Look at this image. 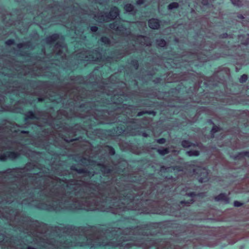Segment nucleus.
I'll return each instance as SVG.
<instances>
[{"label": "nucleus", "instance_id": "f257e3e1", "mask_svg": "<svg viewBox=\"0 0 249 249\" xmlns=\"http://www.w3.org/2000/svg\"><path fill=\"white\" fill-rule=\"evenodd\" d=\"M114 78L115 75L111 76L108 80L109 83H104L98 89L89 93L81 85H77V83L85 81L82 76H71L69 85L48 94L50 101L68 106L66 107L67 110L62 111L66 118L76 117L86 119L83 126L76 124L69 129L68 135H71L72 137L68 138L63 136L64 141L70 142L76 140L74 136L79 133L87 132L96 124L116 122L127 124L126 127L121 128L120 133L132 136L142 135L145 138L149 136L146 132L141 131L142 126L140 121L130 119L127 116L128 114L133 116L134 107L122 104L128 97L125 95L124 89L118 90L116 88L120 86L124 88L125 84L122 82L112 83Z\"/></svg>", "mask_w": 249, "mask_h": 249}, {"label": "nucleus", "instance_id": "f03ea898", "mask_svg": "<svg viewBox=\"0 0 249 249\" xmlns=\"http://www.w3.org/2000/svg\"><path fill=\"white\" fill-rule=\"evenodd\" d=\"M67 49L62 41L58 42L53 49V52L47 53L45 49L43 50L46 58L43 61H37L33 65H30L21 62L6 61L0 69V73L3 74V81L1 82L0 92L7 94L12 92L14 94L19 95L20 92H26L22 89L20 83L17 80H14L16 77L19 78L23 75H30L31 76H53L51 68L47 66L46 62H49L52 65H59L63 67V63L67 61L66 53ZM5 100V96L0 94V105L1 106Z\"/></svg>", "mask_w": 249, "mask_h": 249}, {"label": "nucleus", "instance_id": "7ed1b4c3", "mask_svg": "<svg viewBox=\"0 0 249 249\" xmlns=\"http://www.w3.org/2000/svg\"><path fill=\"white\" fill-rule=\"evenodd\" d=\"M28 131L21 130L17 124L6 122L0 126V160H15L20 154L19 152L8 151L9 149H24L27 144L22 135Z\"/></svg>", "mask_w": 249, "mask_h": 249}, {"label": "nucleus", "instance_id": "20e7f679", "mask_svg": "<svg viewBox=\"0 0 249 249\" xmlns=\"http://www.w3.org/2000/svg\"><path fill=\"white\" fill-rule=\"evenodd\" d=\"M52 0H44L43 3L46 5V7L44 8V11L38 15L43 14L44 15V13L46 11L51 12L53 15L51 18H49L50 21H55L54 19L56 18L58 19L56 21H59L67 28V23L71 24V21L73 20L72 15H73L75 5L64 8L60 6L57 2H53V5L51 6L52 4Z\"/></svg>", "mask_w": 249, "mask_h": 249}, {"label": "nucleus", "instance_id": "39448f33", "mask_svg": "<svg viewBox=\"0 0 249 249\" xmlns=\"http://www.w3.org/2000/svg\"><path fill=\"white\" fill-rule=\"evenodd\" d=\"M73 12V15H72L73 20L71 21V24L67 23L66 26L67 28L74 31L75 36H73V37L79 38L84 40L86 36L84 33L89 29V26L87 24L85 23L83 19L88 14H84L85 11L79 8L78 4L75 5Z\"/></svg>", "mask_w": 249, "mask_h": 249}, {"label": "nucleus", "instance_id": "423d86ee", "mask_svg": "<svg viewBox=\"0 0 249 249\" xmlns=\"http://www.w3.org/2000/svg\"><path fill=\"white\" fill-rule=\"evenodd\" d=\"M25 119L27 122L28 123V120H33L34 122H36L34 126L37 129V131L39 133L41 131V133L39 136V140L38 142L36 143V146L41 147L45 149H47V147L50 143V137L51 135V132L48 131V128H46L45 126H41L38 124V121L42 117V113H39L38 114L34 113L32 111H29L25 114ZM50 143H51L50 142Z\"/></svg>", "mask_w": 249, "mask_h": 249}, {"label": "nucleus", "instance_id": "0eeeda50", "mask_svg": "<svg viewBox=\"0 0 249 249\" xmlns=\"http://www.w3.org/2000/svg\"><path fill=\"white\" fill-rule=\"evenodd\" d=\"M109 27L110 29L115 30L118 34L125 36H129V38L135 42V44L132 45V50L137 49L136 45L137 44L146 46L151 45V41L149 37L142 35L136 36L131 34L129 30L124 27L117 21L109 24Z\"/></svg>", "mask_w": 249, "mask_h": 249}, {"label": "nucleus", "instance_id": "6e6552de", "mask_svg": "<svg viewBox=\"0 0 249 249\" xmlns=\"http://www.w3.org/2000/svg\"><path fill=\"white\" fill-rule=\"evenodd\" d=\"M80 164L83 166H88L89 168L93 169L99 168L103 173L104 176H108L114 173L113 167H108L105 161H98L93 159V157L90 155H86L81 158Z\"/></svg>", "mask_w": 249, "mask_h": 249}, {"label": "nucleus", "instance_id": "1a4fd4ad", "mask_svg": "<svg viewBox=\"0 0 249 249\" xmlns=\"http://www.w3.org/2000/svg\"><path fill=\"white\" fill-rule=\"evenodd\" d=\"M77 58L81 61L101 62L106 58L104 55L100 52L99 49L92 52L83 50L77 53Z\"/></svg>", "mask_w": 249, "mask_h": 249}, {"label": "nucleus", "instance_id": "9d476101", "mask_svg": "<svg viewBox=\"0 0 249 249\" xmlns=\"http://www.w3.org/2000/svg\"><path fill=\"white\" fill-rule=\"evenodd\" d=\"M198 175L197 178L199 182L202 183L209 180L208 172L205 168H199L194 170Z\"/></svg>", "mask_w": 249, "mask_h": 249}, {"label": "nucleus", "instance_id": "9b49d317", "mask_svg": "<svg viewBox=\"0 0 249 249\" xmlns=\"http://www.w3.org/2000/svg\"><path fill=\"white\" fill-rule=\"evenodd\" d=\"M71 170L75 171L80 175H82L83 177H91L94 176V174H97L94 171H90L86 168H77L75 166L72 165L71 166Z\"/></svg>", "mask_w": 249, "mask_h": 249}, {"label": "nucleus", "instance_id": "f8f14e48", "mask_svg": "<svg viewBox=\"0 0 249 249\" xmlns=\"http://www.w3.org/2000/svg\"><path fill=\"white\" fill-rule=\"evenodd\" d=\"M94 18L99 22H104L109 21L107 13L104 12H99L96 14L94 15Z\"/></svg>", "mask_w": 249, "mask_h": 249}, {"label": "nucleus", "instance_id": "ddd939ff", "mask_svg": "<svg viewBox=\"0 0 249 249\" xmlns=\"http://www.w3.org/2000/svg\"><path fill=\"white\" fill-rule=\"evenodd\" d=\"M196 195V193L192 192H186L185 194L186 196L190 197V199L187 200H182L180 203L183 206H189L191 204H192L194 202V197Z\"/></svg>", "mask_w": 249, "mask_h": 249}, {"label": "nucleus", "instance_id": "4468645a", "mask_svg": "<svg viewBox=\"0 0 249 249\" xmlns=\"http://www.w3.org/2000/svg\"><path fill=\"white\" fill-rule=\"evenodd\" d=\"M119 15V10L116 7L111 8L110 12L107 13L109 21L115 19Z\"/></svg>", "mask_w": 249, "mask_h": 249}, {"label": "nucleus", "instance_id": "2eb2a0df", "mask_svg": "<svg viewBox=\"0 0 249 249\" xmlns=\"http://www.w3.org/2000/svg\"><path fill=\"white\" fill-rule=\"evenodd\" d=\"M148 26L151 29H158L160 27V24L158 19L152 18L148 21Z\"/></svg>", "mask_w": 249, "mask_h": 249}, {"label": "nucleus", "instance_id": "dca6fc26", "mask_svg": "<svg viewBox=\"0 0 249 249\" xmlns=\"http://www.w3.org/2000/svg\"><path fill=\"white\" fill-rule=\"evenodd\" d=\"M238 41L242 44L248 45L249 44V34L238 36Z\"/></svg>", "mask_w": 249, "mask_h": 249}, {"label": "nucleus", "instance_id": "f3484780", "mask_svg": "<svg viewBox=\"0 0 249 249\" xmlns=\"http://www.w3.org/2000/svg\"><path fill=\"white\" fill-rule=\"evenodd\" d=\"M59 36L58 34H54L50 36L45 39V42L48 45H51L55 41L59 38Z\"/></svg>", "mask_w": 249, "mask_h": 249}, {"label": "nucleus", "instance_id": "a211bd4d", "mask_svg": "<svg viewBox=\"0 0 249 249\" xmlns=\"http://www.w3.org/2000/svg\"><path fill=\"white\" fill-rule=\"evenodd\" d=\"M100 41L107 46H113L115 43L113 40H111L109 37L107 36H102L100 38Z\"/></svg>", "mask_w": 249, "mask_h": 249}, {"label": "nucleus", "instance_id": "6ab92c4d", "mask_svg": "<svg viewBox=\"0 0 249 249\" xmlns=\"http://www.w3.org/2000/svg\"><path fill=\"white\" fill-rule=\"evenodd\" d=\"M216 201H222L225 203H229V199L225 194L221 193L215 197Z\"/></svg>", "mask_w": 249, "mask_h": 249}, {"label": "nucleus", "instance_id": "aec40b11", "mask_svg": "<svg viewBox=\"0 0 249 249\" xmlns=\"http://www.w3.org/2000/svg\"><path fill=\"white\" fill-rule=\"evenodd\" d=\"M131 53V52L130 51L128 50H125V51H122L121 53L116 54L114 56V59H120L122 58L124 55L128 54L129 53Z\"/></svg>", "mask_w": 249, "mask_h": 249}, {"label": "nucleus", "instance_id": "412c9836", "mask_svg": "<svg viewBox=\"0 0 249 249\" xmlns=\"http://www.w3.org/2000/svg\"><path fill=\"white\" fill-rule=\"evenodd\" d=\"M103 149H104L106 151L108 152V153L111 155H113L115 154V150L111 146L106 145Z\"/></svg>", "mask_w": 249, "mask_h": 249}, {"label": "nucleus", "instance_id": "4be33fe9", "mask_svg": "<svg viewBox=\"0 0 249 249\" xmlns=\"http://www.w3.org/2000/svg\"><path fill=\"white\" fill-rule=\"evenodd\" d=\"M186 154L189 156H198L199 155V152L198 150H189L186 152Z\"/></svg>", "mask_w": 249, "mask_h": 249}, {"label": "nucleus", "instance_id": "5701e85b", "mask_svg": "<svg viewBox=\"0 0 249 249\" xmlns=\"http://www.w3.org/2000/svg\"><path fill=\"white\" fill-rule=\"evenodd\" d=\"M158 152L161 155L164 156L169 153V149L167 148H162L158 149L157 150Z\"/></svg>", "mask_w": 249, "mask_h": 249}, {"label": "nucleus", "instance_id": "b1692460", "mask_svg": "<svg viewBox=\"0 0 249 249\" xmlns=\"http://www.w3.org/2000/svg\"><path fill=\"white\" fill-rule=\"evenodd\" d=\"M124 10L128 12H132L134 10V7L131 4H126L124 7Z\"/></svg>", "mask_w": 249, "mask_h": 249}, {"label": "nucleus", "instance_id": "393cba45", "mask_svg": "<svg viewBox=\"0 0 249 249\" xmlns=\"http://www.w3.org/2000/svg\"><path fill=\"white\" fill-rule=\"evenodd\" d=\"M181 145L183 147L188 148L192 146V145L195 146V144H193V143H191L188 141L183 140L181 142Z\"/></svg>", "mask_w": 249, "mask_h": 249}, {"label": "nucleus", "instance_id": "a878e982", "mask_svg": "<svg viewBox=\"0 0 249 249\" xmlns=\"http://www.w3.org/2000/svg\"><path fill=\"white\" fill-rule=\"evenodd\" d=\"M29 47V43L26 42V43H19L17 45V47L18 49H20L22 48H27Z\"/></svg>", "mask_w": 249, "mask_h": 249}, {"label": "nucleus", "instance_id": "bb28decb", "mask_svg": "<svg viewBox=\"0 0 249 249\" xmlns=\"http://www.w3.org/2000/svg\"><path fill=\"white\" fill-rule=\"evenodd\" d=\"M157 44L159 47H163L166 45V42L163 39H158L157 40Z\"/></svg>", "mask_w": 249, "mask_h": 249}, {"label": "nucleus", "instance_id": "cd10ccee", "mask_svg": "<svg viewBox=\"0 0 249 249\" xmlns=\"http://www.w3.org/2000/svg\"><path fill=\"white\" fill-rule=\"evenodd\" d=\"M178 3L172 2L168 5V8L169 10H172L173 9L178 8Z\"/></svg>", "mask_w": 249, "mask_h": 249}, {"label": "nucleus", "instance_id": "c85d7f7f", "mask_svg": "<svg viewBox=\"0 0 249 249\" xmlns=\"http://www.w3.org/2000/svg\"><path fill=\"white\" fill-rule=\"evenodd\" d=\"M248 79V76L246 74H243L239 78L240 83H243L246 82Z\"/></svg>", "mask_w": 249, "mask_h": 249}, {"label": "nucleus", "instance_id": "c756f323", "mask_svg": "<svg viewBox=\"0 0 249 249\" xmlns=\"http://www.w3.org/2000/svg\"><path fill=\"white\" fill-rule=\"evenodd\" d=\"M131 65H132L135 70L138 69L139 67L138 62L136 60H133L131 62Z\"/></svg>", "mask_w": 249, "mask_h": 249}, {"label": "nucleus", "instance_id": "7c9ffc66", "mask_svg": "<svg viewBox=\"0 0 249 249\" xmlns=\"http://www.w3.org/2000/svg\"><path fill=\"white\" fill-rule=\"evenodd\" d=\"M232 3L234 5L240 6L242 5L241 1L240 0H231Z\"/></svg>", "mask_w": 249, "mask_h": 249}, {"label": "nucleus", "instance_id": "2f4dec72", "mask_svg": "<svg viewBox=\"0 0 249 249\" xmlns=\"http://www.w3.org/2000/svg\"><path fill=\"white\" fill-rule=\"evenodd\" d=\"M153 113H154L153 111H142L139 112L138 113L137 116H142V115H143L144 114H146V113H147V114H152Z\"/></svg>", "mask_w": 249, "mask_h": 249}, {"label": "nucleus", "instance_id": "473e14b6", "mask_svg": "<svg viewBox=\"0 0 249 249\" xmlns=\"http://www.w3.org/2000/svg\"><path fill=\"white\" fill-rule=\"evenodd\" d=\"M156 142L160 144H163L165 142L166 140L164 138H160L159 139H157L156 140Z\"/></svg>", "mask_w": 249, "mask_h": 249}, {"label": "nucleus", "instance_id": "72a5a7b5", "mask_svg": "<svg viewBox=\"0 0 249 249\" xmlns=\"http://www.w3.org/2000/svg\"><path fill=\"white\" fill-rule=\"evenodd\" d=\"M218 130H219V128L218 127H217L216 126H213L211 130L212 135H213L214 133L217 132L218 131Z\"/></svg>", "mask_w": 249, "mask_h": 249}, {"label": "nucleus", "instance_id": "f704fd0d", "mask_svg": "<svg viewBox=\"0 0 249 249\" xmlns=\"http://www.w3.org/2000/svg\"><path fill=\"white\" fill-rule=\"evenodd\" d=\"M7 45L10 46L14 43V40L13 39H8L5 42Z\"/></svg>", "mask_w": 249, "mask_h": 249}, {"label": "nucleus", "instance_id": "c9c22d12", "mask_svg": "<svg viewBox=\"0 0 249 249\" xmlns=\"http://www.w3.org/2000/svg\"><path fill=\"white\" fill-rule=\"evenodd\" d=\"M98 30V27L96 26H91L90 27V31L91 32H96Z\"/></svg>", "mask_w": 249, "mask_h": 249}, {"label": "nucleus", "instance_id": "e433bc0d", "mask_svg": "<svg viewBox=\"0 0 249 249\" xmlns=\"http://www.w3.org/2000/svg\"><path fill=\"white\" fill-rule=\"evenodd\" d=\"M242 205V203L239 201H235L234 202V206L235 207H239Z\"/></svg>", "mask_w": 249, "mask_h": 249}, {"label": "nucleus", "instance_id": "4c0bfd02", "mask_svg": "<svg viewBox=\"0 0 249 249\" xmlns=\"http://www.w3.org/2000/svg\"><path fill=\"white\" fill-rule=\"evenodd\" d=\"M144 1V0H138L137 1V3L138 5H141V4H142V3H143Z\"/></svg>", "mask_w": 249, "mask_h": 249}, {"label": "nucleus", "instance_id": "58836bf2", "mask_svg": "<svg viewBox=\"0 0 249 249\" xmlns=\"http://www.w3.org/2000/svg\"><path fill=\"white\" fill-rule=\"evenodd\" d=\"M242 154H243L245 156L249 157V152H244V153H242Z\"/></svg>", "mask_w": 249, "mask_h": 249}, {"label": "nucleus", "instance_id": "ea45409f", "mask_svg": "<svg viewBox=\"0 0 249 249\" xmlns=\"http://www.w3.org/2000/svg\"><path fill=\"white\" fill-rule=\"evenodd\" d=\"M167 169H169V168H166L164 166H161L160 168V171L162 172L164 170H166Z\"/></svg>", "mask_w": 249, "mask_h": 249}, {"label": "nucleus", "instance_id": "a19ab883", "mask_svg": "<svg viewBox=\"0 0 249 249\" xmlns=\"http://www.w3.org/2000/svg\"><path fill=\"white\" fill-rule=\"evenodd\" d=\"M128 185H129V186H128V187H131V188H132V187H135V185H133V184H128ZM123 185L124 186H125V188H126V187H126V186H126V184H124V183H123Z\"/></svg>", "mask_w": 249, "mask_h": 249}, {"label": "nucleus", "instance_id": "79ce46f5", "mask_svg": "<svg viewBox=\"0 0 249 249\" xmlns=\"http://www.w3.org/2000/svg\"><path fill=\"white\" fill-rule=\"evenodd\" d=\"M197 58L198 60H199L200 61H206L207 59L206 58H200L199 56H197Z\"/></svg>", "mask_w": 249, "mask_h": 249}, {"label": "nucleus", "instance_id": "37998d69", "mask_svg": "<svg viewBox=\"0 0 249 249\" xmlns=\"http://www.w3.org/2000/svg\"><path fill=\"white\" fill-rule=\"evenodd\" d=\"M221 73V71H219V72H217L216 73H214V74L213 75V77H215L217 76H218L219 75H220Z\"/></svg>", "mask_w": 249, "mask_h": 249}, {"label": "nucleus", "instance_id": "c03bdc74", "mask_svg": "<svg viewBox=\"0 0 249 249\" xmlns=\"http://www.w3.org/2000/svg\"><path fill=\"white\" fill-rule=\"evenodd\" d=\"M45 99L44 98H38V102H42L43 101H44Z\"/></svg>", "mask_w": 249, "mask_h": 249}, {"label": "nucleus", "instance_id": "a18cd8bd", "mask_svg": "<svg viewBox=\"0 0 249 249\" xmlns=\"http://www.w3.org/2000/svg\"><path fill=\"white\" fill-rule=\"evenodd\" d=\"M238 18H240V19H243V18H244V17H243V15H238Z\"/></svg>", "mask_w": 249, "mask_h": 249}, {"label": "nucleus", "instance_id": "49530a36", "mask_svg": "<svg viewBox=\"0 0 249 249\" xmlns=\"http://www.w3.org/2000/svg\"><path fill=\"white\" fill-rule=\"evenodd\" d=\"M228 36L227 34H223V37H227Z\"/></svg>", "mask_w": 249, "mask_h": 249}, {"label": "nucleus", "instance_id": "de8ad7c7", "mask_svg": "<svg viewBox=\"0 0 249 249\" xmlns=\"http://www.w3.org/2000/svg\"><path fill=\"white\" fill-rule=\"evenodd\" d=\"M204 48H204V50H207H207H210V49H207V48L206 46H205V47H204Z\"/></svg>", "mask_w": 249, "mask_h": 249}, {"label": "nucleus", "instance_id": "09e8293b", "mask_svg": "<svg viewBox=\"0 0 249 249\" xmlns=\"http://www.w3.org/2000/svg\"><path fill=\"white\" fill-rule=\"evenodd\" d=\"M129 181H134L135 180L133 179H129Z\"/></svg>", "mask_w": 249, "mask_h": 249}, {"label": "nucleus", "instance_id": "8fccbe9b", "mask_svg": "<svg viewBox=\"0 0 249 249\" xmlns=\"http://www.w3.org/2000/svg\"><path fill=\"white\" fill-rule=\"evenodd\" d=\"M119 179H121V180H124V179H123V178H119Z\"/></svg>", "mask_w": 249, "mask_h": 249}, {"label": "nucleus", "instance_id": "3c124183", "mask_svg": "<svg viewBox=\"0 0 249 249\" xmlns=\"http://www.w3.org/2000/svg\"><path fill=\"white\" fill-rule=\"evenodd\" d=\"M117 166H118V165H115V168H117Z\"/></svg>", "mask_w": 249, "mask_h": 249}, {"label": "nucleus", "instance_id": "603ef678", "mask_svg": "<svg viewBox=\"0 0 249 249\" xmlns=\"http://www.w3.org/2000/svg\"><path fill=\"white\" fill-rule=\"evenodd\" d=\"M45 123H48V121H45Z\"/></svg>", "mask_w": 249, "mask_h": 249}, {"label": "nucleus", "instance_id": "864d4df0", "mask_svg": "<svg viewBox=\"0 0 249 249\" xmlns=\"http://www.w3.org/2000/svg\"><path fill=\"white\" fill-rule=\"evenodd\" d=\"M133 220L135 222H136V220H134V219H133Z\"/></svg>", "mask_w": 249, "mask_h": 249}, {"label": "nucleus", "instance_id": "5fc2aeb1", "mask_svg": "<svg viewBox=\"0 0 249 249\" xmlns=\"http://www.w3.org/2000/svg\"><path fill=\"white\" fill-rule=\"evenodd\" d=\"M213 48H214L213 47H212L211 48L213 49Z\"/></svg>", "mask_w": 249, "mask_h": 249}, {"label": "nucleus", "instance_id": "6e6d98bb", "mask_svg": "<svg viewBox=\"0 0 249 249\" xmlns=\"http://www.w3.org/2000/svg\"><path fill=\"white\" fill-rule=\"evenodd\" d=\"M151 193V192L150 191V193H149V195H150Z\"/></svg>", "mask_w": 249, "mask_h": 249}]
</instances>
